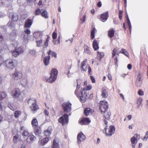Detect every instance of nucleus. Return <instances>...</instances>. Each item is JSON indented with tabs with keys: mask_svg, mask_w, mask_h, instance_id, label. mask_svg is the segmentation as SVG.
Instances as JSON below:
<instances>
[{
	"mask_svg": "<svg viewBox=\"0 0 148 148\" xmlns=\"http://www.w3.org/2000/svg\"><path fill=\"white\" fill-rule=\"evenodd\" d=\"M77 84L74 93L76 97L78 98L80 101L82 102H84L86 100L88 96V93L87 92L88 90H90L92 88L91 85H87L86 87L82 88H80L81 86L79 84L77 81Z\"/></svg>",
	"mask_w": 148,
	"mask_h": 148,
	"instance_id": "nucleus-1",
	"label": "nucleus"
},
{
	"mask_svg": "<svg viewBox=\"0 0 148 148\" xmlns=\"http://www.w3.org/2000/svg\"><path fill=\"white\" fill-rule=\"evenodd\" d=\"M11 94L12 97L14 99H17L18 101H21L23 99L21 91L18 88H15L12 91Z\"/></svg>",
	"mask_w": 148,
	"mask_h": 148,
	"instance_id": "nucleus-2",
	"label": "nucleus"
},
{
	"mask_svg": "<svg viewBox=\"0 0 148 148\" xmlns=\"http://www.w3.org/2000/svg\"><path fill=\"white\" fill-rule=\"evenodd\" d=\"M18 64L17 61L15 59L8 58L4 61L3 64L7 68L12 69L16 66Z\"/></svg>",
	"mask_w": 148,
	"mask_h": 148,
	"instance_id": "nucleus-3",
	"label": "nucleus"
},
{
	"mask_svg": "<svg viewBox=\"0 0 148 148\" xmlns=\"http://www.w3.org/2000/svg\"><path fill=\"white\" fill-rule=\"evenodd\" d=\"M58 73V71L56 69H52L51 71L50 77L46 80V82L50 83L54 82L57 78Z\"/></svg>",
	"mask_w": 148,
	"mask_h": 148,
	"instance_id": "nucleus-4",
	"label": "nucleus"
},
{
	"mask_svg": "<svg viewBox=\"0 0 148 148\" xmlns=\"http://www.w3.org/2000/svg\"><path fill=\"white\" fill-rule=\"evenodd\" d=\"M32 103L30 108L31 110L34 112H35L39 109V106L37 104V102L35 99H30L28 100V103Z\"/></svg>",
	"mask_w": 148,
	"mask_h": 148,
	"instance_id": "nucleus-5",
	"label": "nucleus"
},
{
	"mask_svg": "<svg viewBox=\"0 0 148 148\" xmlns=\"http://www.w3.org/2000/svg\"><path fill=\"white\" fill-rule=\"evenodd\" d=\"M58 121L62 125L68 124L69 122L68 115L66 114H64L58 119Z\"/></svg>",
	"mask_w": 148,
	"mask_h": 148,
	"instance_id": "nucleus-6",
	"label": "nucleus"
},
{
	"mask_svg": "<svg viewBox=\"0 0 148 148\" xmlns=\"http://www.w3.org/2000/svg\"><path fill=\"white\" fill-rule=\"evenodd\" d=\"M107 126H106L104 129L105 134L106 136H110L114 134L115 131V129L114 126L111 125L109 128H107Z\"/></svg>",
	"mask_w": 148,
	"mask_h": 148,
	"instance_id": "nucleus-7",
	"label": "nucleus"
},
{
	"mask_svg": "<svg viewBox=\"0 0 148 148\" xmlns=\"http://www.w3.org/2000/svg\"><path fill=\"white\" fill-rule=\"evenodd\" d=\"M62 109L65 113L70 112L71 110V104L69 102H64L62 103Z\"/></svg>",
	"mask_w": 148,
	"mask_h": 148,
	"instance_id": "nucleus-8",
	"label": "nucleus"
},
{
	"mask_svg": "<svg viewBox=\"0 0 148 148\" xmlns=\"http://www.w3.org/2000/svg\"><path fill=\"white\" fill-rule=\"evenodd\" d=\"M99 109L101 113L107 111L108 106V102L104 101H101L99 103Z\"/></svg>",
	"mask_w": 148,
	"mask_h": 148,
	"instance_id": "nucleus-9",
	"label": "nucleus"
},
{
	"mask_svg": "<svg viewBox=\"0 0 148 148\" xmlns=\"http://www.w3.org/2000/svg\"><path fill=\"white\" fill-rule=\"evenodd\" d=\"M13 78L15 80L21 79L23 77L22 73L21 71H15L12 74Z\"/></svg>",
	"mask_w": 148,
	"mask_h": 148,
	"instance_id": "nucleus-10",
	"label": "nucleus"
},
{
	"mask_svg": "<svg viewBox=\"0 0 148 148\" xmlns=\"http://www.w3.org/2000/svg\"><path fill=\"white\" fill-rule=\"evenodd\" d=\"M108 17V12L107 11L101 14L100 20L103 22H105L107 20Z\"/></svg>",
	"mask_w": 148,
	"mask_h": 148,
	"instance_id": "nucleus-11",
	"label": "nucleus"
},
{
	"mask_svg": "<svg viewBox=\"0 0 148 148\" xmlns=\"http://www.w3.org/2000/svg\"><path fill=\"white\" fill-rule=\"evenodd\" d=\"M33 23V20L28 18L27 19L24 25V28H29Z\"/></svg>",
	"mask_w": 148,
	"mask_h": 148,
	"instance_id": "nucleus-12",
	"label": "nucleus"
},
{
	"mask_svg": "<svg viewBox=\"0 0 148 148\" xmlns=\"http://www.w3.org/2000/svg\"><path fill=\"white\" fill-rule=\"evenodd\" d=\"M90 122L88 118H84L79 121V123L81 125H87Z\"/></svg>",
	"mask_w": 148,
	"mask_h": 148,
	"instance_id": "nucleus-13",
	"label": "nucleus"
},
{
	"mask_svg": "<svg viewBox=\"0 0 148 148\" xmlns=\"http://www.w3.org/2000/svg\"><path fill=\"white\" fill-rule=\"evenodd\" d=\"M8 49L7 45L5 44H3L0 45V53L4 54L7 51Z\"/></svg>",
	"mask_w": 148,
	"mask_h": 148,
	"instance_id": "nucleus-14",
	"label": "nucleus"
},
{
	"mask_svg": "<svg viewBox=\"0 0 148 148\" xmlns=\"http://www.w3.org/2000/svg\"><path fill=\"white\" fill-rule=\"evenodd\" d=\"M86 137L82 133L78 134L77 136V142L79 144L82 141L85 139Z\"/></svg>",
	"mask_w": 148,
	"mask_h": 148,
	"instance_id": "nucleus-15",
	"label": "nucleus"
},
{
	"mask_svg": "<svg viewBox=\"0 0 148 148\" xmlns=\"http://www.w3.org/2000/svg\"><path fill=\"white\" fill-rule=\"evenodd\" d=\"M21 132L22 133V135L24 136H27L29 135V132L27 130L25 129L24 127H21L20 128Z\"/></svg>",
	"mask_w": 148,
	"mask_h": 148,
	"instance_id": "nucleus-16",
	"label": "nucleus"
},
{
	"mask_svg": "<svg viewBox=\"0 0 148 148\" xmlns=\"http://www.w3.org/2000/svg\"><path fill=\"white\" fill-rule=\"evenodd\" d=\"M94 112V110L89 108H87L84 109V114L86 116H87L90 114H92Z\"/></svg>",
	"mask_w": 148,
	"mask_h": 148,
	"instance_id": "nucleus-17",
	"label": "nucleus"
},
{
	"mask_svg": "<svg viewBox=\"0 0 148 148\" xmlns=\"http://www.w3.org/2000/svg\"><path fill=\"white\" fill-rule=\"evenodd\" d=\"M86 63V59L84 60L81 63V69L84 71H86L87 70V66Z\"/></svg>",
	"mask_w": 148,
	"mask_h": 148,
	"instance_id": "nucleus-18",
	"label": "nucleus"
},
{
	"mask_svg": "<svg viewBox=\"0 0 148 148\" xmlns=\"http://www.w3.org/2000/svg\"><path fill=\"white\" fill-rule=\"evenodd\" d=\"M136 138L135 136L132 137L131 139V141L132 144H136L137 143L138 140L140 138V135L137 134H136Z\"/></svg>",
	"mask_w": 148,
	"mask_h": 148,
	"instance_id": "nucleus-19",
	"label": "nucleus"
},
{
	"mask_svg": "<svg viewBox=\"0 0 148 148\" xmlns=\"http://www.w3.org/2000/svg\"><path fill=\"white\" fill-rule=\"evenodd\" d=\"M34 128V132L35 135L39 136L41 133L40 127L39 126L36 127Z\"/></svg>",
	"mask_w": 148,
	"mask_h": 148,
	"instance_id": "nucleus-20",
	"label": "nucleus"
},
{
	"mask_svg": "<svg viewBox=\"0 0 148 148\" xmlns=\"http://www.w3.org/2000/svg\"><path fill=\"white\" fill-rule=\"evenodd\" d=\"M99 42L96 39L94 40L92 43V46L95 51H97L99 49Z\"/></svg>",
	"mask_w": 148,
	"mask_h": 148,
	"instance_id": "nucleus-21",
	"label": "nucleus"
},
{
	"mask_svg": "<svg viewBox=\"0 0 148 148\" xmlns=\"http://www.w3.org/2000/svg\"><path fill=\"white\" fill-rule=\"evenodd\" d=\"M49 140V138L46 137L42 139L40 142V145L42 146H44Z\"/></svg>",
	"mask_w": 148,
	"mask_h": 148,
	"instance_id": "nucleus-22",
	"label": "nucleus"
},
{
	"mask_svg": "<svg viewBox=\"0 0 148 148\" xmlns=\"http://www.w3.org/2000/svg\"><path fill=\"white\" fill-rule=\"evenodd\" d=\"M50 59V56H46L43 59V62L45 66L48 65L49 63V60Z\"/></svg>",
	"mask_w": 148,
	"mask_h": 148,
	"instance_id": "nucleus-23",
	"label": "nucleus"
},
{
	"mask_svg": "<svg viewBox=\"0 0 148 148\" xmlns=\"http://www.w3.org/2000/svg\"><path fill=\"white\" fill-rule=\"evenodd\" d=\"M101 95L103 98H106L108 96V92L105 88H102Z\"/></svg>",
	"mask_w": 148,
	"mask_h": 148,
	"instance_id": "nucleus-24",
	"label": "nucleus"
},
{
	"mask_svg": "<svg viewBox=\"0 0 148 148\" xmlns=\"http://www.w3.org/2000/svg\"><path fill=\"white\" fill-rule=\"evenodd\" d=\"M58 143V141L57 139H54L53 140L52 148H60Z\"/></svg>",
	"mask_w": 148,
	"mask_h": 148,
	"instance_id": "nucleus-25",
	"label": "nucleus"
},
{
	"mask_svg": "<svg viewBox=\"0 0 148 148\" xmlns=\"http://www.w3.org/2000/svg\"><path fill=\"white\" fill-rule=\"evenodd\" d=\"M41 14V16L45 18H48V13L46 10H42Z\"/></svg>",
	"mask_w": 148,
	"mask_h": 148,
	"instance_id": "nucleus-26",
	"label": "nucleus"
},
{
	"mask_svg": "<svg viewBox=\"0 0 148 148\" xmlns=\"http://www.w3.org/2000/svg\"><path fill=\"white\" fill-rule=\"evenodd\" d=\"M31 124L33 127H35L38 126V123L37 119L34 118L31 121Z\"/></svg>",
	"mask_w": 148,
	"mask_h": 148,
	"instance_id": "nucleus-27",
	"label": "nucleus"
},
{
	"mask_svg": "<svg viewBox=\"0 0 148 148\" xmlns=\"http://www.w3.org/2000/svg\"><path fill=\"white\" fill-rule=\"evenodd\" d=\"M104 113L103 117L105 118V119L108 120H109L110 118V116L111 115V113L110 112L106 111L105 112H103Z\"/></svg>",
	"mask_w": 148,
	"mask_h": 148,
	"instance_id": "nucleus-28",
	"label": "nucleus"
},
{
	"mask_svg": "<svg viewBox=\"0 0 148 148\" xmlns=\"http://www.w3.org/2000/svg\"><path fill=\"white\" fill-rule=\"evenodd\" d=\"M114 29L113 28H112L108 31V35L110 38H112L114 36Z\"/></svg>",
	"mask_w": 148,
	"mask_h": 148,
	"instance_id": "nucleus-29",
	"label": "nucleus"
},
{
	"mask_svg": "<svg viewBox=\"0 0 148 148\" xmlns=\"http://www.w3.org/2000/svg\"><path fill=\"white\" fill-rule=\"evenodd\" d=\"M97 31L95 28L94 27H92L91 30L90 36L91 38V39H93L95 38V33Z\"/></svg>",
	"mask_w": 148,
	"mask_h": 148,
	"instance_id": "nucleus-30",
	"label": "nucleus"
},
{
	"mask_svg": "<svg viewBox=\"0 0 148 148\" xmlns=\"http://www.w3.org/2000/svg\"><path fill=\"white\" fill-rule=\"evenodd\" d=\"M52 130L49 129V128L47 130H45L43 132V134L45 136H49L51 133Z\"/></svg>",
	"mask_w": 148,
	"mask_h": 148,
	"instance_id": "nucleus-31",
	"label": "nucleus"
},
{
	"mask_svg": "<svg viewBox=\"0 0 148 148\" xmlns=\"http://www.w3.org/2000/svg\"><path fill=\"white\" fill-rule=\"evenodd\" d=\"M97 57H98L99 60H101V58L103 57L104 54L103 52H99L97 51Z\"/></svg>",
	"mask_w": 148,
	"mask_h": 148,
	"instance_id": "nucleus-32",
	"label": "nucleus"
},
{
	"mask_svg": "<svg viewBox=\"0 0 148 148\" xmlns=\"http://www.w3.org/2000/svg\"><path fill=\"white\" fill-rule=\"evenodd\" d=\"M84 52L88 54H90V51L89 49V48L87 45L84 46Z\"/></svg>",
	"mask_w": 148,
	"mask_h": 148,
	"instance_id": "nucleus-33",
	"label": "nucleus"
},
{
	"mask_svg": "<svg viewBox=\"0 0 148 148\" xmlns=\"http://www.w3.org/2000/svg\"><path fill=\"white\" fill-rule=\"evenodd\" d=\"M12 18L14 21H16L18 19V16L16 14H13L12 15Z\"/></svg>",
	"mask_w": 148,
	"mask_h": 148,
	"instance_id": "nucleus-34",
	"label": "nucleus"
},
{
	"mask_svg": "<svg viewBox=\"0 0 148 148\" xmlns=\"http://www.w3.org/2000/svg\"><path fill=\"white\" fill-rule=\"evenodd\" d=\"M7 96L5 92H0V100L5 98Z\"/></svg>",
	"mask_w": 148,
	"mask_h": 148,
	"instance_id": "nucleus-35",
	"label": "nucleus"
},
{
	"mask_svg": "<svg viewBox=\"0 0 148 148\" xmlns=\"http://www.w3.org/2000/svg\"><path fill=\"white\" fill-rule=\"evenodd\" d=\"M51 53L52 54V56L54 57L55 58H57V54L56 53L52 51L51 50H49V51L47 52V54L48 56H49V55Z\"/></svg>",
	"mask_w": 148,
	"mask_h": 148,
	"instance_id": "nucleus-36",
	"label": "nucleus"
},
{
	"mask_svg": "<svg viewBox=\"0 0 148 148\" xmlns=\"http://www.w3.org/2000/svg\"><path fill=\"white\" fill-rule=\"evenodd\" d=\"M34 138L36 137L34 135H30L27 137V141H32L34 140Z\"/></svg>",
	"mask_w": 148,
	"mask_h": 148,
	"instance_id": "nucleus-37",
	"label": "nucleus"
},
{
	"mask_svg": "<svg viewBox=\"0 0 148 148\" xmlns=\"http://www.w3.org/2000/svg\"><path fill=\"white\" fill-rule=\"evenodd\" d=\"M143 99L141 97H139L137 100V104L138 105V107H139L141 105Z\"/></svg>",
	"mask_w": 148,
	"mask_h": 148,
	"instance_id": "nucleus-38",
	"label": "nucleus"
},
{
	"mask_svg": "<svg viewBox=\"0 0 148 148\" xmlns=\"http://www.w3.org/2000/svg\"><path fill=\"white\" fill-rule=\"evenodd\" d=\"M21 112L19 110H16L14 112V116L16 118H17L21 115Z\"/></svg>",
	"mask_w": 148,
	"mask_h": 148,
	"instance_id": "nucleus-39",
	"label": "nucleus"
},
{
	"mask_svg": "<svg viewBox=\"0 0 148 148\" xmlns=\"http://www.w3.org/2000/svg\"><path fill=\"white\" fill-rule=\"evenodd\" d=\"M118 50V49L117 48H115L113 49V50L112 51V58H113L114 57V56H116V54Z\"/></svg>",
	"mask_w": 148,
	"mask_h": 148,
	"instance_id": "nucleus-40",
	"label": "nucleus"
},
{
	"mask_svg": "<svg viewBox=\"0 0 148 148\" xmlns=\"http://www.w3.org/2000/svg\"><path fill=\"white\" fill-rule=\"evenodd\" d=\"M19 136L18 134H16L14 137L13 139V141L14 143H16L18 142Z\"/></svg>",
	"mask_w": 148,
	"mask_h": 148,
	"instance_id": "nucleus-41",
	"label": "nucleus"
},
{
	"mask_svg": "<svg viewBox=\"0 0 148 148\" xmlns=\"http://www.w3.org/2000/svg\"><path fill=\"white\" fill-rule=\"evenodd\" d=\"M142 80H136L135 84L137 87H140L142 83Z\"/></svg>",
	"mask_w": 148,
	"mask_h": 148,
	"instance_id": "nucleus-42",
	"label": "nucleus"
},
{
	"mask_svg": "<svg viewBox=\"0 0 148 148\" xmlns=\"http://www.w3.org/2000/svg\"><path fill=\"white\" fill-rule=\"evenodd\" d=\"M119 53L124 54L127 57L128 56V53L126 50L124 49H122Z\"/></svg>",
	"mask_w": 148,
	"mask_h": 148,
	"instance_id": "nucleus-43",
	"label": "nucleus"
},
{
	"mask_svg": "<svg viewBox=\"0 0 148 148\" xmlns=\"http://www.w3.org/2000/svg\"><path fill=\"white\" fill-rule=\"evenodd\" d=\"M15 51L18 52L19 54L21 53H22L23 52V50L22 48L21 47H19L18 48H15Z\"/></svg>",
	"mask_w": 148,
	"mask_h": 148,
	"instance_id": "nucleus-44",
	"label": "nucleus"
},
{
	"mask_svg": "<svg viewBox=\"0 0 148 148\" xmlns=\"http://www.w3.org/2000/svg\"><path fill=\"white\" fill-rule=\"evenodd\" d=\"M47 37L46 41L44 42V45L46 47L48 46V43L50 39V37L48 35L47 36Z\"/></svg>",
	"mask_w": 148,
	"mask_h": 148,
	"instance_id": "nucleus-45",
	"label": "nucleus"
},
{
	"mask_svg": "<svg viewBox=\"0 0 148 148\" xmlns=\"http://www.w3.org/2000/svg\"><path fill=\"white\" fill-rule=\"evenodd\" d=\"M41 11L40 10V9L39 8H38L36 9L34 12V14L35 15L37 16L39 15L40 14H41Z\"/></svg>",
	"mask_w": 148,
	"mask_h": 148,
	"instance_id": "nucleus-46",
	"label": "nucleus"
},
{
	"mask_svg": "<svg viewBox=\"0 0 148 148\" xmlns=\"http://www.w3.org/2000/svg\"><path fill=\"white\" fill-rule=\"evenodd\" d=\"M52 37L53 39H56L57 38V33L56 29H55L54 31L53 32Z\"/></svg>",
	"mask_w": 148,
	"mask_h": 148,
	"instance_id": "nucleus-47",
	"label": "nucleus"
},
{
	"mask_svg": "<svg viewBox=\"0 0 148 148\" xmlns=\"http://www.w3.org/2000/svg\"><path fill=\"white\" fill-rule=\"evenodd\" d=\"M0 108L1 110H3V109L5 108V104L2 102H0Z\"/></svg>",
	"mask_w": 148,
	"mask_h": 148,
	"instance_id": "nucleus-48",
	"label": "nucleus"
},
{
	"mask_svg": "<svg viewBox=\"0 0 148 148\" xmlns=\"http://www.w3.org/2000/svg\"><path fill=\"white\" fill-rule=\"evenodd\" d=\"M37 46L38 47H40L41 46L42 44V40L40 39L39 40L36 41Z\"/></svg>",
	"mask_w": 148,
	"mask_h": 148,
	"instance_id": "nucleus-49",
	"label": "nucleus"
},
{
	"mask_svg": "<svg viewBox=\"0 0 148 148\" xmlns=\"http://www.w3.org/2000/svg\"><path fill=\"white\" fill-rule=\"evenodd\" d=\"M4 62V58L3 56L0 55V67L3 64Z\"/></svg>",
	"mask_w": 148,
	"mask_h": 148,
	"instance_id": "nucleus-50",
	"label": "nucleus"
},
{
	"mask_svg": "<svg viewBox=\"0 0 148 148\" xmlns=\"http://www.w3.org/2000/svg\"><path fill=\"white\" fill-rule=\"evenodd\" d=\"M123 12L122 10H119V18L120 20L122 19Z\"/></svg>",
	"mask_w": 148,
	"mask_h": 148,
	"instance_id": "nucleus-51",
	"label": "nucleus"
},
{
	"mask_svg": "<svg viewBox=\"0 0 148 148\" xmlns=\"http://www.w3.org/2000/svg\"><path fill=\"white\" fill-rule=\"evenodd\" d=\"M12 53L13 56L14 57H16L19 55V54L18 53V52H17L16 51H15V49L14 50L12 51Z\"/></svg>",
	"mask_w": 148,
	"mask_h": 148,
	"instance_id": "nucleus-52",
	"label": "nucleus"
},
{
	"mask_svg": "<svg viewBox=\"0 0 148 148\" xmlns=\"http://www.w3.org/2000/svg\"><path fill=\"white\" fill-rule=\"evenodd\" d=\"M114 61L115 63V65H116L117 66H118V56H116L114 58Z\"/></svg>",
	"mask_w": 148,
	"mask_h": 148,
	"instance_id": "nucleus-53",
	"label": "nucleus"
},
{
	"mask_svg": "<svg viewBox=\"0 0 148 148\" xmlns=\"http://www.w3.org/2000/svg\"><path fill=\"white\" fill-rule=\"evenodd\" d=\"M138 95L140 96H143L144 95V92L141 89L138 90Z\"/></svg>",
	"mask_w": 148,
	"mask_h": 148,
	"instance_id": "nucleus-54",
	"label": "nucleus"
},
{
	"mask_svg": "<svg viewBox=\"0 0 148 148\" xmlns=\"http://www.w3.org/2000/svg\"><path fill=\"white\" fill-rule=\"evenodd\" d=\"M7 25L9 27H13L14 26V23L12 21L9 22L8 23Z\"/></svg>",
	"mask_w": 148,
	"mask_h": 148,
	"instance_id": "nucleus-55",
	"label": "nucleus"
},
{
	"mask_svg": "<svg viewBox=\"0 0 148 148\" xmlns=\"http://www.w3.org/2000/svg\"><path fill=\"white\" fill-rule=\"evenodd\" d=\"M148 138V131H147L146 133V134L143 139V140H147Z\"/></svg>",
	"mask_w": 148,
	"mask_h": 148,
	"instance_id": "nucleus-56",
	"label": "nucleus"
},
{
	"mask_svg": "<svg viewBox=\"0 0 148 148\" xmlns=\"http://www.w3.org/2000/svg\"><path fill=\"white\" fill-rule=\"evenodd\" d=\"M8 107L12 110L14 111L15 110L14 108L12 106L11 104L10 103L8 104Z\"/></svg>",
	"mask_w": 148,
	"mask_h": 148,
	"instance_id": "nucleus-57",
	"label": "nucleus"
},
{
	"mask_svg": "<svg viewBox=\"0 0 148 148\" xmlns=\"http://www.w3.org/2000/svg\"><path fill=\"white\" fill-rule=\"evenodd\" d=\"M90 78L91 79L92 82V83H95L96 81L95 78L92 75L90 76Z\"/></svg>",
	"mask_w": 148,
	"mask_h": 148,
	"instance_id": "nucleus-58",
	"label": "nucleus"
},
{
	"mask_svg": "<svg viewBox=\"0 0 148 148\" xmlns=\"http://www.w3.org/2000/svg\"><path fill=\"white\" fill-rule=\"evenodd\" d=\"M24 32L27 35H29L31 33L30 31L28 28L25 29Z\"/></svg>",
	"mask_w": 148,
	"mask_h": 148,
	"instance_id": "nucleus-59",
	"label": "nucleus"
},
{
	"mask_svg": "<svg viewBox=\"0 0 148 148\" xmlns=\"http://www.w3.org/2000/svg\"><path fill=\"white\" fill-rule=\"evenodd\" d=\"M21 36L24 40H25L27 39L28 36V35H26L25 34L23 33L22 34Z\"/></svg>",
	"mask_w": 148,
	"mask_h": 148,
	"instance_id": "nucleus-60",
	"label": "nucleus"
},
{
	"mask_svg": "<svg viewBox=\"0 0 148 148\" xmlns=\"http://www.w3.org/2000/svg\"><path fill=\"white\" fill-rule=\"evenodd\" d=\"M136 80H142V75L140 73H139L138 75L136 78Z\"/></svg>",
	"mask_w": 148,
	"mask_h": 148,
	"instance_id": "nucleus-61",
	"label": "nucleus"
},
{
	"mask_svg": "<svg viewBox=\"0 0 148 148\" xmlns=\"http://www.w3.org/2000/svg\"><path fill=\"white\" fill-rule=\"evenodd\" d=\"M29 53L32 55H34L35 53V51L34 50H30L29 51Z\"/></svg>",
	"mask_w": 148,
	"mask_h": 148,
	"instance_id": "nucleus-62",
	"label": "nucleus"
},
{
	"mask_svg": "<svg viewBox=\"0 0 148 148\" xmlns=\"http://www.w3.org/2000/svg\"><path fill=\"white\" fill-rule=\"evenodd\" d=\"M44 113L45 116H48L49 115V112L46 110H44Z\"/></svg>",
	"mask_w": 148,
	"mask_h": 148,
	"instance_id": "nucleus-63",
	"label": "nucleus"
},
{
	"mask_svg": "<svg viewBox=\"0 0 148 148\" xmlns=\"http://www.w3.org/2000/svg\"><path fill=\"white\" fill-rule=\"evenodd\" d=\"M4 40V38L3 36L0 34V43L2 42Z\"/></svg>",
	"mask_w": 148,
	"mask_h": 148,
	"instance_id": "nucleus-64",
	"label": "nucleus"
}]
</instances>
